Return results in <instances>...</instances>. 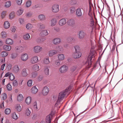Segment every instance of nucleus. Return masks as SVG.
Instances as JSON below:
<instances>
[{"mask_svg":"<svg viewBox=\"0 0 123 123\" xmlns=\"http://www.w3.org/2000/svg\"><path fill=\"white\" fill-rule=\"evenodd\" d=\"M95 52L94 50L91 49V50L90 55L88 56L87 60L85 63L86 65L87 66V68H88L91 67L92 65V58L94 57V55Z\"/></svg>","mask_w":123,"mask_h":123,"instance_id":"obj_2","label":"nucleus"},{"mask_svg":"<svg viewBox=\"0 0 123 123\" xmlns=\"http://www.w3.org/2000/svg\"><path fill=\"white\" fill-rule=\"evenodd\" d=\"M40 26L39 28L41 29H43L45 28V26L43 24L40 23L38 24Z\"/></svg>","mask_w":123,"mask_h":123,"instance_id":"obj_54","label":"nucleus"},{"mask_svg":"<svg viewBox=\"0 0 123 123\" xmlns=\"http://www.w3.org/2000/svg\"><path fill=\"white\" fill-rule=\"evenodd\" d=\"M59 10V5L58 4H56L53 6L52 10L53 12H58Z\"/></svg>","mask_w":123,"mask_h":123,"instance_id":"obj_6","label":"nucleus"},{"mask_svg":"<svg viewBox=\"0 0 123 123\" xmlns=\"http://www.w3.org/2000/svg\"><path fill=\"white\" fill-rule=\"evenodd\" d=\"M21 73L23 77H25L27 76L28 74L26 72V69L25 68H23L21 71Z\"/></svg>","mask_w":123,"mask_h":123,"instance_id":"obj_20","label":"nucleus"},{"mask_svg":"<svg viewBox=\"0 0 123 123\" xmlns=\"http://www.w3.org/2000/svg\"><path fill=\"white\" fill-rule=\"evenodd\" d=\"M44 73L45 74L47 75H49V69L48 68L45 67L44 68Z\"/></svg>","mask_w":123,"mask_h":123,"instance_id":"obj_36","label":"nucleus"},{"mask_svg":"<svg viewBox=\"0 0 123 123\" xmlns=\"http://www.w3.org/2000/svg\"><path fill=\"white\" fill-rule=\"evenodd\" d=\"M1 54L2 57H4L7 56L8 55V53L7 52L4 51L2 52Z\"/></svg>","mask_w":123,"mask_h":123,"instance_id":"obj_44","label":"nucleus"},{"mask_svg":"<svg viewBox=\"0 0 123 123\" xmlns=\"http://www.w3.org/2000/svg\"><path fill=\"white\" fill-rule=\"evenodd\" d=\"M49 89L47 86L44 87L42 91V93L43 96H46L47 95L49 92Z\"/></svg>","mask_w":123,"mask_h":123,"instance_id":"obj_4","label":"nucleus"},{"mask_svg":"<svg viewBox=\"0 0 123 123\" xmlns=\"http://www.w3.org/2000/svg\"><path fill=\"white\" fill-rule=\"evenodd\" d=\"M54 29L57 32H59L60 31V29L58 27L55 26L54 27Z\"/></svg>","mask_w":123,"mask_h":123,"instance_id":"obj_61","label":"nucleus"},{"mask_svg":"<svg viewBox=\"0 0 123 123\" xmlns=\"http://www.w3.org/2000/svg\"><path fill=\"white\" fill-rule=\"evenodd\" d=\"M70 3L72 5H75L77 2L75 0H71L70 2Z\"/></svg>","mask_w":123,"mask_h":123,"instance_id":"obj_58","label":"nucleus"},{"mask_svg":"<svg viewBox=\"0 0 123 123\" xmlns=\"http://www.w3.org/2000/svg\"><path fill=\"white\" fill-rule=\"evenodd\" d=\"M32 69L34 71H37L39 69V67L37 64H35L33 65Z\"/></svg>","mask_w":123,"mask_h":123,"instance_id":"obj_28","label":"nucleus"},{"mask_svg":"<svg viewBox=\"0 0 123 123\" xmlns=\"http://www.w3.org/2000/svg\"><path fill=\"white\" fill-rule=\"evenodd\" d=\"M42 50V48L39 46H37L34 47L33 48L34 52L36 53L40 52Z\"/></svg>","mask_w":123,"mask_h":123,"instance_id":"obj_5","label":"nucleus"},{"mask_svg":"<svg viewBox=\"0 0 123 123\" xmlns=\"http://www.w3.org/2000/svg\"><path fill=\"white\" fill-rule=\"evenodd\" d=\"M58 59L60 61L63 60L65 58V56L63 54H60L58 55Z\"/></svg>","mask_w":123,"mask_h":123,"instance_id":"obj_27","label":"nucleus"},{"mask_svg":"<svg viewBox=\"0 0 123 123\" xmlns=\"http://www.w3.org/2000/svg\"><path fill=\"white\" fill-rule=\"evenodd\" d=\"M82 54L80 51H75L73 55L74 58H77L80 57L81 56Z\"/></svg>","mask_w":123,"mask_h":123,"instance_id":"obj_10","label":"nucleus"},{"mask_svg":"<svg viewBox=\"0 0 123 123\" xmlns=\"http://www.w3.org/2000/svg\"><path fill=\"white\" fill-rule=\"evenodd\" d=\"M90 26H88V27H87V28L89 30L90 29V27H91L92 28V30L93 29V27L94 25V21L93 19V17H92L90 19Z\"/></svg>","mask_w":123,"mask_h":123,"instance_id":"obj_7","label":"nucleus"},{"mask_svg":"<svg viewBox=\"0 0 123 123\" xmlns=\"http://www.w3.org/2000/svg\"><path fill=\"white\" fill-rule=\"evenodd\" d=\"M3 48L6 51H9L10 50L11 48L9 45H5L3 46Z\"/></svg>","mask_w":123,"mask_h":123,"instance_id":"obj_22","label":"nucleus"},{"mask_svg":"<svg viewBox=\"0 0 123 123\" xmlns=\"http://www.w3.org/2000/svg\"><path fill=\"white\" fill-rule=\"evenodd\" d=\"M31 1L30 0H28L26 2V6L27 7H29L31 6Z\"/></svg>","mask_w":123,"mask_h":123,"instance_id":"obj_50","label":"nucleus"},{"mask_svg":"<svg viewBox=\"0 0 123 123\" xmlns=\"http://www.w3.org/2000/svg\"><path fill=\"white\" fill-rule=\"evenodd\" d=\"M9 78L11 80H13L15 79V76L12 74L11 73L9 76Z\"/></svg>","mask_w":123,"mask_h":123,"instance_id":"obj_56","label":"nucleus"},{"mask_svg":"<svg viewBox=\"0 0 123 123\" xmlns=\"http://www.w3.org/2000/svg\"><path fill=\"white\" fill-rule=\"evenodd\" d=\"M6 44H12L13 43L12 40L10 38H8L6 39Z\"/></svg>","mask_w":123,"mask_h":123,"instance_id":"obj_31","label":"nucleus"},{"mask_svg":"<svg viewBox=\"0 0 123 123\" xmlns=\"http://www.w3.org/2000/svg\"><path fill=\"white\" fill-rule=\"evenodd\" d=\"M1 35L3 37H6V33L5 32H2Z\"/></svg>","mask_w":123,"mask_h":123,"instance_id":"obj_62","label":"nucleus"},{"mask_svg":"<svg viewBox=\"0 0 123 123\" xmlns=\"http://www.w3.org/2000/svg\"><path fill=\"white\" fill-rule=\"evenodd\" d=\"M19 70L20 69L18 66L16 65L13 67L12 71L14 73H16L18 72Z\"/></svg>","mask_w":123,"mask_h":123,"instance_id":"obj_11","label":"nucleus"},{"mask_svg":"<svg viewBox=\"0 0 123 123\" xmlns=\"http://www.w3.org/2000/svg\"><path fill=\"white\" fill-rule=\"evenodd\" d=\"M68 69V67L66 65H63L59 69V71L62 73H65Z\"/></svg>","mask_w":123,"mask_h":123,"instance_id":"obj_3","label":"nucleus"},{"mask_svg":"<svg viewBox=\"0 0 123 123\" xmlns=\"http://www.w3.org/2000/svg\"><path fill=\"white\" fill-rule=\"evenodd\" d=\"M67 24L71 26H73L74 24V22L73 19H70L68 20L67 21Z\"/></svg>","mask_w":123,"mask_h":123,"instance_id":"obj_24","label":"nucleus"},{"mask_svg":"<svg viewBox=\"0 0 123 123\" xmlns=\"http://www.w3.org/2000/svg\"><path fill=\"white\" fill-rule=\"evenodd\" d=\"M12 84L13 86H16L18 85V82L16 80H14L13 81Z\"/></svg>","mask_w":123,"mask_h":123,"instance_id":"obj_51","label":"nucleus"},{"mask_svg":"<svg viewBox=\"0 0 123 123\" xmlns=\"http://www.w3.org/2000/svg\"><path fill=\"white\" fill-rule=\"evenodd\" d=\"M31 113V112L29 108L27 109L25 111L26 115L27 116L30 115Z\"/></svg>","mask_w":123,"mask_h":123,"instance_id":"obj_45","label":"nucleus"},{"mask_svg":"<svg viewBox=\"0 0 123 123\" xmlns=\"http://www.w3.org/2000/svg\"><path fill=\"white\" fill-rule=\"evenodd\" d=\"M74 48L75 49V51H79L80 50V48L79 47L78 45H76L74 46Z\"/></svg>","mask_w":123,"mask_h":123,"instance_id":"obj_57","label":"nucleus"},{"mask_svg":"<svg viewBox=\"0 0 123 123\" xmlns=\"http://www.w3.org/2000/svg\"><path fill=\"white\" fill-rule=\"evenodd\" d=\"M31 62L33 64L35 63L38 61V57L37 56H35L32 57L31 59Z\"/></svg>","mask_w":123,"mask_h":123,"instance_id":"obj_9","label":"nucleus"},{"mask_svg":"<svg viewBox=\"0 0 123 123\" xmlns=\"http://www.w3.org/2000/svg\"><path fill=\"white\" fill-rule=\"evenodd\" d=\"M16 49L17 52L21 53L23 51L24 48L23 47L19 46L16 47Z\"/></svg>","mask_w":123,"mask_h":123,"instance_id":"obj_17","label":"nucleus"},{"mask_svg":"<svg viewBox=\"0 0 123 123\" xmlns=\"http://www.w3.org/2000/svg\"><path fill=\"white\" fill-rule=\"evenodd\" d=\"M10 25L9 22L7 21L5 22L4 24V26L5 28L7 29L9 28Z\"/></svg>","mask_w":123,"mask_h":123,"instance_id":"obj_32","label":"nucleus"},{"mask_svg":"<svg viewBox=\"0 0 123 123\" xmlns=\"http://www.w3.org/2000/svg\"><path fill=\"white\" fill-rule=\"evenodd\" d=\"M32 84V80H30L27 82V84L28 86H31Z\"/></svg>","mask_w":123,"mask_h":123,"instance_id":"obj_55","label":"nucleus"},{"mask_svg":"<svg viewBox=\"0 0 123 123\" xmlns=\"http://www.w3.org/2000/svg\"><path fill=\"white\" fill-rule=\"evenodd\" d=\"M23 99V97L22 94H19L17 97V100L19 102L22 101Z\"/></svg>","mask_w":123,"mask_h":123,"instance_id":"obj_30","label":"nucleus"},{"mask_svg":"<svg viewBox=\"0 0 123 123\" xmlns=\"http://www.w3.org/2000/svg\"><path fill=\"white\" fill-rule=\"evenodd\" d=\"M73 40V38L71 37H70L67 38V41L68 43L70 42Z\"/></svg>","mask_w":123,"mask_h":123,"instance_id":"obj_59","label":"nucleus"},{"mask_svg":"<svg viewBox=\"0 0 123 123\" xmlns=\"http://www.w3.org/2000/svg\"><path fill=\"white\" fill-rule=\"evenodd\" d=\"M48 34L47 30H45L42 31L40 33V35L42 37H44Z\"/></svg>","mask_w":123,"mask_h":123,"instance_id":"obj_25","label":"nucleus"},{"mask_svg":"<svg viewBox=\"0 0 123 123\" xmlns=\"http://www.w3.org/2000/svg\"><path fill=\"white\" fill-rule=\"evenodd\" d=\"M23 38L25 40H28L30 38V36L29 34H27L24 36Z\"/></svg>","mask_w":123,"mask_h":123,"instance_id":"obj_38","label":"nucleus"},{"mask_svg":"<svg viewBox=\"0 0 123 123\" xmlns=\"http://www.w3.org/2000/svg\"><path fill=\"white\" fill-rule=\"evenodd\" d=\"M76 15L78 17H80L82 16V13L80 8H78L76 10Z\"/></svg>","mask_w":123,"mask_h":123,"instance_id":"obj_15","label":"nucleus"},{"mask_svg":"<svg viewBox=\"0 0 123 123\" xmlns=\"http://www.w3.org/2000/svg\"><path fill=\"white\" fill-rule=\"evenodd\" d=\"M86 33L83 31H80L79 32V38L80 39H82L84 38L86 35Z\"/></svg>","mask_w":123,"mask_h":123,"instance_id":"obj_13","label":"nucleus"},{"mask_svg":"<svg viewBox=\"0 0 123 123\" xmlns=\"http://www.w3.org/2000/svg\"><path fill=\"white\" fill-rule=\"evenodd\" d=\"M73 88L72 86H69L64 90L62 91L59 93L58 99L55 104V106L57 107V106L60 103V101L63 99L66 95L67 94L68 95L70 91H72Z\"/></svg>","mask_w":123,"mask_h":123,"instance_id":"obj_1","label":"nucleus"},{"mask_svg":"<svg viewBox=\"0 0 123 123\" xmlns=\"http://www.w3.org/2000/svg\"><path fill=\"white\" fill-rule=\"evenodd\" d=\"M37 75V73L36 72H33L31 74V77L33 78H35Z\"/></svg>","mask_w":123,"mask_h":123,"instance_id":"obj_48","label":"nucleus"},{"mask_svg":"<svg viewBox=\"0 0 123 123\" xmlns=\"http://www.w3.org/2000/svg\"><path fill=\"white\" fill-rule=\"evenodd\" d=\"M57 53V51L55 50H52L49 51V55L50 56H52Z\"/></svg>","mask_w":123,"mask_h":123,"instance_id":"obj_21","label":"nucleus"},{"mask_svg":"<svg viewBox=\"0 0 123 123\" xmlns=\"http://www.w3.org/2000/svg\"><path fill=\"white\" fill-rule=\"evenodd\" d=\"M44 63L46 64H47L49 63V58L47 57L44 59L43 60Z\"/></svg>","mask_w":123,"mask_h":123,"instance_id":"obj_41","label":"nucleus"},{"mask_svg":"<svg viewBox=\"0 0 123 123\" xmlns=\"http://www.w3.org/2000/svg\"><path fill=\"white\" fill-rule=\"evenodd\" d=\"M66 20L65 18H62L59 21V24L61 26L64 25L66 23Z\"/></svg>","mask_w":123,"mask_h":123,"instance_id":"obj_14","label":"nucleus"},{"mask_svg":"<svg viewBox=\"0 0 123 123\" xmlns=\"http://www.w3.org/2000/svg\"><path fill=\"white\" fill-rule=\"evenodd\" d=\"M19 21L20 24L23 23L24 22V19L22 18H19Z\"/></svg>","mask_w":123,"mask_h":123,"instance_id":"obj_64","label":"nucleus"},{"mask_svg":"<svg viewBox=\"0 0 123 123\" xmlns=\"http://www.w3.org/2000/svg\"><path fill=\"white\" fill-rule=\"evenodd\" d=\"M33 108L35 110H37V102L36 101H35L34 103Z\"/></svg>","mask_w":123,"mask_h":123,"instance_id":"obj_53","label":"nucleus"},{"mask_svg":"<svg viewBox=\"0 0 123 123\" xmlns=\"http://www.w3.org/2000/svg\"><path fill=\"white\" fill-rule=\"evenodd\" d=\"M6 12L3 11L1 13V17L2 18H4L6 15Z\"/></svg>","mask_w":123,"mask_h":123,"instance_id":"obj_52","label":"nucleus"},{"mask_svg":"<svg viewBox=\"0 0 123 123\" xmlns=\"http://www.w3.org/2000/svg\"><path fill=\"white\" fill-rule=\"evenodd\" d=\"M57 23V20L55 18H54L52 19L51 20V26H55Z\"/></svg>","mask_w":123,"mask_h":123,"instance_id":"obj_23","label":"nucleus"},{"mask_svg":"<svg viewBox=\"0 0 123 123\" xmlns=\"http://www.w3.org/2000/svg\"><path fill=\"white\" fill-rule=\"evenodd\" d=\"M11 110L10 109L6 108L5 110V113L6 114H9L10 113Z\"/></svg>","mask_w":123,"mask_h":123,"instance_id":"obj_47","label":"nucleus"},{"mask_svg":"<svg viewBox=\"0 0 123 123\" xmlns=\"http://www.w3.org/2000/svg\"><path fill=\"white\" fill-rule=\"evenodd\" d=\"M57 52H58L59 53L62 52L63 50V48L62 46H57L56 48Z\"/></svg>","mask_w":123,"mask_h":123,"instance_id":"obj_18","label":"nucleus"},{"mask_svg":"<svg viewBox=\"0 0 123 123\" xmlns=\"http://www.w3.org/2000/svg\"><path fill=\"white\" fill-rule=\"evenodd\" d=\"M12 118L16 120L18 118V116L15 112H13L12 115Z\"/></svg>","mask_w":123,"mask_h":123,"instance_id":"obj_39","label":"nucleus"},{"mask_svg":"<svg viewBox=\"0 0 123 123\" xmlns=\"http://www.w3.org/2000/svg\"><path fill=\"white\" fill-rule=\"evenodd\" d=\"M45 122L47 123H51V120L49 115H48L46 117Z\"/></svg>","mask_w":123,"mask_h":123,"instance_id":"obj_29","label":"nucleus"},{"mask_svg":"<svg viewBox=\"0 0 123 123\" xmlns=\"http://www.w3.org/2000/svg\"><path fill=\"white\" fill-rule=\"evenodd\" d=\"M9 16L10 18L12 19L14 17V12H11L9 14Z\"/></svg>","mask_w":123,"mask_h":123,"instance_id":"obj_40","label":"nucleus"},{"mask_svg":"<svg viewBox=\"0 0 123 123\" xmlns=\"http://www.w3.org/2000/svg\"><path fill=\"white\" fill-rule=\"evenodd\" d=\"M33 27L32 25L30 23H28L26 25V28L28 30H30L32 29Z\"/></svg>","mask_w":123,"mask_h":123,"instance_id":"obj_37","label":"nucleus"},{"mask_svg":"<svg viewBox=\"0 0 123 123\" xmlns=\"http://www.w3.org/2000/svg\"><path fill=\"white\" fill-rule=\"evenodd\" d=\"M11 2L10 1H7L5 3V6L6 7H8L11 5Z\"/></svg>","mask_w":123,"mask_h":123,"instance_id":"obj_43","label":"nucleus"},{"mask_svg":"<svg viewBox=\"0 0 123 123\" xmlns=\"http://www.w3.org/2000/svg\"><path fill=\"white\" fill-rule=\"evenodd\" d=\"M31 98L30 96H28L26 98L25 102L27 104L29 105L31 103Z\"/></svg>","mask_w":123,"mask_h":123,"instance_id":"obj_26","label":"nucleus"},{"mask_svg":"<svg viewBox=\"0 0 123 123\" xmlns=\"http://www.w3.org/2000/svg\"><path fill=\"white\" fill-rule=\"evenodd\" d=\"M28 58V55L26 53L22 54L21 56V60L23 61H26Z\"/></svg>","mask_w":123,"mask_h":123,"instance_id":"obj_8","label":"nucleus"},{"mask_svg":"<svg viewBox=\"0 0 123 123\" xmlns=\"http://www.w3.org/2000/svg\"><path fill=\"white\" fill-rule=\"evenodd\" d=\"M18 54L16 53H13L11 55V57L12 59H14L17 56Z\"/></svg>","mask_w":123,"mask_h":123,"instance_id":"obj_34","label":"nucleus"},{"mask_svg":"<svg viewBox=\"0 0 123 123\" xmlns=\"http://www.w3.org/2000/svg\"><path fill=\"white\" fill-rule=\"evenodd\" d=\"M15 108L18 111H20L21 110V107L19 104H17L15 106Z\"/></svg>","mask_w":123,"mask_h":123,"instance_id":"obj_33","label":"nucleus"},{"mask_svg":"<svg viewBox=\"0 0 123 123\" xmlns=\"http://www.w3.org/2000/svg\"><path fill=\"white\" fill-rule=\"evenodd\" d=\"M23 11L24 10L23 9H20L17 11V14L19 16L21 15L23 12Z\"/></svg>","mask_w":123,"mask_h":123,"instance_id":"obj_35","label":"nucleus"},{"mask_svg":"<svg viewBox=\"0 0 123 123\" xmlns=\"http://www.w3.org/2000/svg\"><path fill=\"white\" fill-rule=\"evenodd\" d=\"M61 41V39L59 38H55L53 40V43L55 44H57L60 43Z\"/></svg>","mask_w":123,"mask_h":123,"instance_id":"obj_16","label":"nucleus"},{"mask_svg":"<svg viewBox=\"0 0 123 123\" xmlns=\"http://www.w3.org/2000/svg\"><path fill=\"white\" fill-rule=\"evenodd\" d=\"M6 88L7 90L10 91L12 90V86L10 84H8L6 86Z\"/></svg>","mask_w":123,"mask_h":123,"instance_id":"obj_49","label":"nucleus"},{"mask_svg":"<svg viewBox=\"0 0 123 123\" xmlns=\"http://www.w3.org/2000/svg\"><path fill=\"white\" fill-rule=\"evenodd\" d=\"M39 18L41 20H44L45 19L44 15L43 14H40L38 16Z\"/></svg>","mask_w":123,"mask_h":123,"instance_id":"obj_42","label":"nucleus"},{"mask_svg":"<svg viewBox=\"0 0 123 123\" xmlns=\"http://www.w3.org/2000/svg\"><path fill=\"white\" fill-rule=\"evenodd\" d=\"M38 91V89L35 86L33 87L31 89V92L33 94H35Z\"/></svg>","mask_w":123,"mask_h":123,"instance_id":"obj_19","label":"nucleus"},{"mask_svg":"<svg viewBox=\"0 0 123 123\" xmlns=\"http://www.w3.org/2000/svg\"><path fill=\"white\" fill-rule=\"evenodd\" d=\"M4 101H2L1 103L0 104V107L2 108H4Z\"/></svg>","mask_w":123,"mask_h":123,"instance_id":"obj_63","label":"nucleus"},{"mask_svg":"<svg viewBox=\"0 0 123 123\" xmlns=\"http://www.w3.org/2000/svg\"><path fill=\"white\" fill-rule=\"evenodd\" d=\"M22 0H17L16 2L17 4L18 5H20L22 2Z\"/></svg>","mask_w":123,"mask_h":123,"instance_id":"obj_60","label":"nucleus"},{"mask_svg":"<svg viewBox=\"0 0 123 123\" xmlns=\"http://www.w3.org/2000/svg\"><path fill=\"white\" fill-rule=\"evenodd\" d=\"M81 2H82V4L80 6V9H82L83 11L85 10L86 7V4L85 3V0H81Z\"/></svg>","mask_w":123,"mask_h":123,"instance_id":"obj_12","label":"nucleus"},{"mask_svg":"<svg viewBox=\"0 0 123 123\" xmlns=\"http://www.w3.org/2000/svg\"><path fill=\"white\" fill-rule=\"evenodd\" d=\"M2 97L3 100H5L7 98V96L6 93H4L2 95Z\"/></svg>","mask_w":123,"mask_h":123,"instance_id":"obj_46","label":"nucleus"}]
</instances>
